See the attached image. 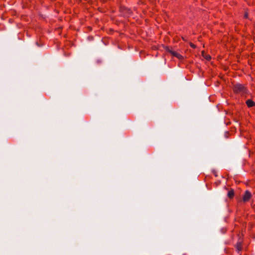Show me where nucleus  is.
Returning a JSON list of instances; mask_svg holds the SVG:
<instances>
[{"mask_svg":"<svg viewBox=\"0 0 255 255\" xmlns=\"http://www.w3.org/2000/svg\"><path fill=\"white\" fill-rule=\"evenodd\" d=\"M234 91L236 93H243L245 91V88L242 85L238 84L234 86Z\"/></svg>","mask_w":255,"mask_h":255,"instance_id":"f257e3e1","label":"nucleus"},{"mask_svg":"<svg viewBox=\"0 0 255 255\" xmlns=\"http://www.w3.org/2000/svg\"><path fill=\"white\" fill-rule=\"evenodd\" d=\"M246 104L249 108L252 107L255 105V102L251 100H248L246 101Z\"/></svg>","mask_w":255,"mask_h":255,"instance_id":"20e7f679","label":"nucleus"},{"mask_svg":"<svg viewBox=\"0 0 255 255\" xmlns=\"http://www.w3.org/2000/svg\"><path fill=\"white\" fill-rule=\"evenodd\" d=\"M234 196V192L233 190H230L228 193V196L229 198H233Z\"/></svg>","mask_w":255,"mask_h":255,"instance_id":"39448f33","label":"nucleus"},{"mask_svg":"<svg viewBox=\"0 0 255 255\" xmlns=\"http://www.w3.org/2000/svg\"><path fill=\"white\" fill-rule=\"evenodd\" d=\"M245 17H247V14H245Z\"/></svg>","mask_w":255,"mask_h":255,"instance_id":"6e6552de","label":"nucleus"},{"mask_svg":"<svg viewBox=\"0 0 255 255\" xmlns=\"http://www.w3.org/2000/svg\"><path fill=\"white\" fill-rule=\"evenodd\" d=\"M166 50L171 53L173 56L177 57L179 59H182L183 56L178 52L170 49L168 47H166Z\"/></svg>","mask_w":255,"mask_h":255,"instance_id":"f03ea898","label":"nucleus"},{"mask_svg":"<svg viewBox=\"0 0 255 255\" xmlns=\"http://www.w3.org/2000/svg\"><path fill=\"white\" fill-rule=\"evenodd\" d=\"M205 58L207 60H210L211 59V56L209 55H207L206 57H205Z\"/></svg>","mask_w":255,"mask_h":255,"instance_id":"0eeeda50","label":"nucleus"},{"mask_svg":"<svg viewBox=\"0 0 255 255\" xmlns=\"http://www.w3.org/2000/svg\"><path fill=\"white\" fill-rule=\"evenodd\" d=\"M190 46L192 48H196V46H195V44H193V43H190Z\"/></svg>","mask_w":255,"mask_h":255,"instance_id":"423d86ee","label":"nucleus"},{"mask_svg":"<svg viewBox=\"0 0 255 255\" xmlns=\"http://www.w3.org/2000/svg\"><path fill=\"white\" fill-rule=\"evenodd\" d=\"M252 196L251 193L249 191H246L243 197V200L244 202H248Z\"/></svg>","mask_w":255,"mask_h":255,"instance_id":"7ed1b4c3","label":"nucleus"}]
</instances>
